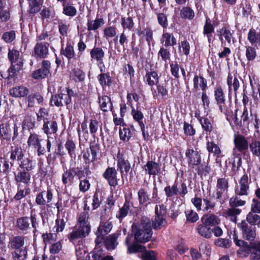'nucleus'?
Instances as JSON below:
<instances>
[{"label":"nucleus","mask_w":260,"mask_h":260,"mask_svg":"<svg viewBox=\"0 0 260 260\" xmlns=\"http://www.w3.org/2000/svg\"><path fill=\"white\" fill-rule=\"evenodd\" d=\"M132 228L135 239L138 242L145 243L152 237L151 223L146 216L142 217L140 222L134 223Z\"/></svg>","instance_id":"1"},{"label":"nucleus","mask_w":260,"mask_h":260,"mask_svg":"<svg viewBox=\"0 0 260 260\" xmlns=\"http://www.w3.org/2000/svg\"><path fill=\"white\" fill-rule=\"evenodd\" d=\"M25 238L23 236L18 235L12 237L8 242V247L13 250V260H25L27 257L28 250L25 245Z\"/></svg>","instance_id":"2"},{"label":"nucleus","mask_w":260,"mask_h":260,"mask_svg":"<svg viewBox=\"0 0 260 260\" xmlns=\"http://www.w3.org/2000/svg\"><path fill=\"white\" fill-rule=\"evenodd\" d=\"M234 147L232 155L235 157H239L238 165H240L241 154H245L248 151L249 144L246 138L241 135L235 136L234 139Z\"/></svg>","instance_id":"3"},{"label":"nucleus","mask_w":260,"mask_h":260,"mask_svg":"<svg viewBox=\"0 0 260 260\" xmlns=\"http://www.w3.org/2000/svg\"><path fill=\"white\" fill-rule=\"evenodd\" d=\"M73 91L67 89L64 93H60L52 95L50 103L51 106L62 107L66 105L67 107L71 103V96L73 95Z\"/></svg>","instance_id":"4"},{"label":"nucleus","mask_w":260,"mask_h":260,"mask_svg":"<svg viewBox=\"0 0 260 260\" xmlns=\"http://www.w3.org/2000/svg\"><path fill=\"white\" fill-rule=\"evenodd\" d=\"M202 153L197 147H188L185 151V156L189 167L194 168L195 166H199L201 164Z\"/></svg>","instance_id":"5"},{"label":"nucleus","mask_w":260,"mask_h":260,"mask_svg":"<svg viewBox=\"0 0 260 260\" xmlns=\"http://www.w3.org/2000/svg\"><path fill=\"white\" fill-rule=\"evenodd\" d=\"M155 217L152 221L151 228L155 230L160 229L166 223L165 216L167 213L166 207L164 205H156L155 208Z\"/></svg>","instance_id":"6"},{"label":"nucleus","mask_w":260,"mask_h":260,"mask_svg":"<svg viewBox=\"0 0 260 260\" xmlns=\"http://www.w3.org/2000/svg\"><path fill=\"white\" fill-rule=\"evenodd\" d=\"M112 227V223L109 220L101 221L96 232V238L95 239V243L96 247L103 243L104 236L110 232Z\"/></svg>","instance_id":"7"},{"label":"nucleus","mask_w":260,"mask_h":260,"mask_svg":"<svg viewBox=\"0 0 260 260\" xmlns=\"http://www.w3.org/2000/svg\"><path fill=\"white\" fill-rule=\"evenodd\" d=\"M164 191L167 198L169 199H171L174 196H178V194L184 197L188 192L187 188L185 183L182 182L179 188L176 182L172 186L168 185L165 187Z\"/></svg>","instance_id":"8"},{"label":"nucleus","mask_w":260,"mask_h":260,"mask_svg":"<svg viewBox=\"0 0 260 260\" xmlns=\"http://www.w3.org/2000/svg\"><path fill=\"white\" fill-rule=\"evenodd\" d=\"M53 199V193L50 189L46 190H44L36 195L35 203L38 206H49L50 203Z\"/></svg>","instance_id":"9"},{"label":"nucleus","mask_w":260,"mask_h":260,"mask_svg":"<svg viewBox=\"0 0 260 260\" xmlns=\"http://www.w3.org/2000/svg\"><path fill=\"white\" fill-rule=\"evenodd\" d=\"M239 227L242 231L243 237L244 239L253 241L256 237V229L253 227L248 224L245 220H243L239 224Z\"/></svg>","instance_id":"10"},{"label":"nucleus","mask_w":260,"mask_h":260,"mask_svg":"<svg viewBox=\"0 0 260 260\" xmlns=\"http://www.w3.org/2000/svg\"><path fill=\"white\" fill-rule=\"evenodd\" d=\"M250 180L247 175H244L239 181V184L236 186L235 194L237 196H244L248 194Z\"/></svg>","instance_id":"11"},{"label":"nucleus","mask_w":260,"mask_h":260,"mask_svg":"<svg viewBox=\"0 0 260 260\" xmlns=\"http://www.w3.org/2000/svg\"><path fill=\"white\" fill-rule=\"evenodd\" d=\"M244 251L249 255L251 260H259L260 259V242H254L250 245H246Z\"/></svg>","instance_id":"12"},{"label":"nucleus","mask_w":260,"mask_h":260,"mask_svg":"<svg viewBox=\"0 0 260 260\" xmlns=\"http://www.w3.org/2000/svg\"><path fill=\"white\" fill-rule=\"evenodd\" d=\"M238 110V109L236 110L235 112L234 122L235 124L240 127H248L249 126V124L250 123V121H251V114L249 115L247 108L244 107L243 111L241 116V118L240 120H239L237 117Z\"/></svg>","instance_id":"13"},{"label":"nucleus","mask_w":260,"mask_h":260,"mask_svg":"<svg viewBox=\"0 0 260 260\" xmlns=\"http://www.w3.org/2000/svg\"><path fill=\"white\" fill-rule=\"evenodd\" d=\"M50 62L48 60H43L41 68L32 73V78L35 79L45 78L50 73Z\"/></svg>","instance_id":"14"},{"label":"nucleus","mask_w":260,"mask_h":260,"mask_svg":"<svg viewBox=\"0 0 260 260\" xmlns=\"http://www.w3.org/2000/svg\"><path fill=\"white\" fill-rule=\"evenodd\" d=\"M145 174L149 176H156L161 171V166L159 164L153 161L148 160L142 167Z\"/></svg>","instance_id":"15"},{"label":"nucleus","mask_w":260,"mask_h":260,"mask_svg":"<svg viewBox=\"0 0 260 260\" xmlns=\"http://www.w3.org/2000/svg\"><path fill=\"white\" fill-rule=\"evenodd\" d=\"M49 44L48 43L37 42L34 48L35 56L37 58H46L49 54Z\"/></svg>","instance_id":"16"},{"label":"nucleus","mask_w":260,"mask_h":260,"mask_svg":"<svg viewBox=\"0 0 260 260\" xmlns=\"http://www.w3.org/2000/svg\"><path fill=\"white\" fill-rule=\"evenodd\" d=\"M159 77L158 73L155 71L147 72L144 77V81L151 87V90L153 92L154 97L157 96L156 91H153L154 90L153 86L156 85L159 82Z\"/></svg>","instance_id":"17"},{"label":"nucleus","mask_w":260,"mask_h":260,"mask_svg":"<svg viewBox=\"0 0 260 260\" xmlns=\"http://www.w3.org/2000/svg\"><path fill=\"white\" fill-rule=\"evenodd\" d=\"M216 32L222 45H225L226 42L228 45H230L232 42H234L233 33L226 27L223 26L221 28L217 30Z\"/></svg>","instance_id":"18"},{"label":"nucleus","mask_w":260,"mask_h":260,"mask_svg":"<svg viewBox=\"0 0 260 260\" xmlns=\"http://www.w3.org/2000/svg\"><path fill=\"white\" fill-rule=\"evenodd\" d=\"M117 169L120 171L121 178H123L124 172L127 173L131 169V164L127 159H126L122 154L119 152L117 154Z\"/></svg>","instance_id":"19"},{"label":"nucleus","mask_w":260,"mask_h":260,"mask_svg":"<svg viewBox=\"0 0 260 260\" xmlns=\"http://www.w3.org/2000/svg\"><path fill=\"white\" fill-rule=\"evenodd\" d=\"M229 188L228 180L225 178H220L217 180L216 199H220L224 193L228 191Z\"/></svg>","instance_id":"20"},{"label":"nucleus","mask_w":260,"mask_h":260,"mask_svg":"<svg viewBox=\"0 0 260 260\" xmlns=\"http://www.w3.org/2000/svg\"><path fill=\"white\" fill-rule=\"evenodd\" d=\"M117 174V171L115 168L108 167L103 173V176L108 181L109 185L116 186L118 185Z\"/></svg>","instance_id":"21"},{"label":"nucleus","mask_w":260,"mask_h":260,"mask_svg":"<svg viewBox=\"0 0 260 260\" xmlns=\"http://www.w3.org/2000/svg\"><path fill=\"white\" fill-rule=\"evenodd\" d=\"M214 95L219 110L221 112H224L225 111L224 105L225 103V96L223 90L220 86L215 88Z\"/></svg>","instance_id":"22"},{"label":"nucleus","mask_w":260,"mask_h":260,"mask_svg":"<svg viewBox=\"0 0 260 260\" xmlns=\"http://www.w3.org/2000/svg\"><path fill=\"white\" fill-rule=\"evenodd\" d=\"M17 172H14L15 180L17 183H22L28 185L30 181L31 173L30 171L18 170Z\"/></svg>","instance_id":"23"},{"label":"nucleus","mask_w":260,"mask_h":260,"mask_svg":"<svg viewBox=\"0 0 260 260\" xmlns=\"http://www.w3.org/2000/svg\"><path fill=\"white\" fill-rule=\"evenodd\" d=\"M42 129L44 133L48 135L55 134L58 129V124L55 120L53 119L46 120L43 123Z\"/></svg>","instance_id":"24"},{"label":"nucleus","mask_w":260,"mask_h":260,"mask_svg":"<svg viewBox=\"0 0 260 260\" xmlns=\"http://www.w3.org/2000/svg\"><path fill=\"white\" fill-rule=\"evenodd\" d=\"M18 164V167L17 169L23 171L31 172L35 167V164L32 158L26 155Z\"/></svg>","instance_id":"25"},{"label":"nucleus","mask_w":260,"mask_h":260,"mask_svg":"<svg viewBox=\"0 0 260 260\" xmlns=\"http://www.w3.org/2000/svg\"><path fill=\"white\" fill-rule=\"evenodd\" d=\"M29 93L28 88L22 85L14 87L10 90V94L16 98L25 97L28 95Z\"/></svg>","instance_id":"26"},{"label":"nucleus","mask_w":260,"mask_h":260,"mask_svg":"<svg viewBox=\"0 0 260 260\" xmlns=\"http://www.w3.org/2000/svg\"><path fill=\"white\" fill-rule=\"evenodd\" d=\"M16 226L23 232H27L30 230V223L29 217L23 216L19 217L16 221Z\"/></svg>","instance_id":"27"},{"label":"nucleus","mask_w":260,"mask_h":260,"mask_svg":"<svg viewBox=\"0 0 260 260\" xmlns=\"http://www.w3.org/2000/svg\"><path fill=\"white\" fill-rule=\"evenodd\" d=\"M69 200L62 201L61 198H59L57 202L55 204L57 208V217L58 218L65 217L68 213L66 208L68 207Z\"/></svg>","instance_id":"28"},{"label":"nucleus","mask_w":260,"mask_h":260,"mask_svg":"<svg viewBox=\"0 0 260 260\" xmlns=\"http://www.w3.org/2000/svg\"><path fill=\"white\" fill-rule=\"evenodd\" d=\"M25 156V151L23 150L21 148L15 147L14 148L12 149L10 152V159L12 161L10 162L11 166H13L14 161L15 160H17L18 163Z\"/></svg>","instance_id":"29"},{"label":"nucleus","mask_w":260,"mask_h":260,"mask_svg":"<svg viewBox=\"0 0 260 260\" xmlns=\"http://www.w3.org/2000/svg\"><path fill=\"white\" fill-rule=\"evenodd\" d=\"M119 235V233H116L106 237L105 239L104 238L103 242H104L108 250H113L116 247L118 244L117 240Z\"/></svg>","instance_id":"30"},{"label":"nucleus","mask_w":260,"mask_h":260,"mask_svg":"<svg viewBox=\"0 0 260 260\" xmlns=\"http://www.w3.org/2000/svg\"><path fill=\"white\" fill-rule=\"evenodd\" d=\"M99 103L101 110L103 112H108L110 111L113 112V105L111 100L107 95L99 96Z\"/></svg>","instance_id":"31"},{"label":"nucleus","mask_w":260,"mask_h":260,"mask_svg":"<svg viewBox=\"0 0 260 260\" xmlns=\"http://www.w3.org/2000/svg\"><path fill=\"white\" fill-rule=\"evenodd\" d=\"M91 59L94 60L100 64H103V59L105 56V52L100 47H94L90 52Z\"/></svg>","instance_id":"32"},{"label":"nucleus","mask_w":260,"mask_h":260,"mask_svg":"<svg viewBox=\"0 0 260 260\" xmlns=\"http://www.w3.org/2000/svg\"><path fill=\"white\" fill-rule=\"evenodd\" d=\"M227 84L229 88V92L230 93L233 89L235 94L236 95L237 90L240 87V81L237 77L234 76L233 77L231 74L229 73L227 78Z\"/></svg>","instance_id":"33"},{"label":"nucleus","mask_w":260,"mask_h":260,"mask_svg":"<svg viewBox=\"0 0 260 260\" xmlns=\"http://www.w3.org/2000/svg\"><path fill=\"white\" fill-rule=\"evenodd\" d=\"M89 214L87 211L81 212L78 218V227L83 229L85 228L88 229V232H90V225L88 221Z\"/></svg>","instance_id":"34"},{"label":"nucleus","mask_w":260,"mask_h":260,"mask_svg":"<svg viewBox=\"0 0 260 260\" xmlns=\"http://www.w3.org/2000/svg\"><path fill=\"white\" fill-rule=\"evenodd\" d=\"M11 132V125L9 122H5L0 124V138L1 140H10Z\"/></svg>","instance_id":"35"},{"label":"nucleus","mask_w":260,"mask_h":260,"mask_svg":"<svg viewBox=\"0 0 260 260\" xmlns=\"http://www.w3.org/2000/svg\"><path fill=\"white\" fill-rule=\"evenodd\" d=\"M75 168H70L64 171L62 175V182L64 185H71L75 178Z\"/></svg>","instance_id":"36"},{"label":"nucleus","mask_w":260,"mask_h":260,"mask_svg":"<svg viewBox=\"0 0 260 260\" xmlns=\"http://www.w3.org/2000/svg\"><path fill=\"white\" fill-rule=\"evenodd\" d=\"M61 55L66 57L68 60H71L75 56V53L74 47L71 44H67L66 47H64L62 44L60 51Z\"/></svg>","instance_id":"37"},{"label":"nucleus","mask_w":260,"mask_h":260,"mask_svg":"<svg viewBox=\"0 0 260 260\" xmlns=\"http://www.w3.org/2000/svg\"><path fill=\"white\" fill-rule=\"evenodd\" d=\"M247 39L254 47L260 46V31L250 29L247 34Z\"/></svg>","instance_id":"38"},{"label":"nucleus","mask_w":260,"mask_h":260,"mask_svg":"<svg viewBox=\"0 0 260 260\" xmlns=\"http://www.w3.org/2000/svg\"><path fill=\"white\" fill-rule=\"evenodd\" d=\"M88 229L85 228L84 229L78 227L77 230H74L69 235V238L72 242L80 238L85 237L88 235L90 232H88Z\"/></svg>","instance_id":"39"},{"label":"nucleus","mask_w":260,"mask_h":260,"mask_svg":"<svg viewBox=\"0 0 260 260\" xmlns=\"http://www.w3.org/2000/svg\"><path fill=\"white\" fill-rule=\"evenodd\" d=\"M23 65V62L22 60H19L18 63H12L11 66L8 70V76L7 77H4L2 75L1 76L4 78H12L17 75V73L22 69Z\"/></svg>","instance_id":"40"},{"label":"nucleus","mask_w":260,"mask_h":260,"mask_svg":"<svg viewBox=\"0 0 260 260\" xmlns=\"http://www.w3.org/2000/svg\"><path fill=\"white\" fill-rule=\"evenodd\" d=\"M160 41L166 47L173 46L177 44V41L174 36L170 33L165 32H164Z\"/></svg>","instance_id":"41"},{"label":"nucleus","mask_w":260,"mask_h":260,"mask_svg":"<svg viewBox=\"0 0 260 260\" xmlns=\"http://www.w3.org/2000/svg\"><path fill=\"white\" fill-rule=\"evenodd\" d=\"M103 18H96L95 20L88 19L87 23L88 31H95L104 24Z\"/></svg>","instance_id":"42"},{"label":"nucleus","mask_w":260,"mask_h":260,"mask_svg":"<svg viewBox=\"0 0 260 260\" xmlns=\"http://www.w3.org/2000/svg\"><path fill=\"white\" fill-rule=\"evenodd\" d=\"M256 213H257L251 211L247 214L246 219L248 224L251 226L257 225L258 228H260V216Z\"/></svg>","instance_id":"43"},{"label":"nucleus","mask_w":260,"mask_h":260,"mask_svg":"<svg viewBox=\"0 0 260 260\" xmlns=\"http://www.w3.org/2000/svg\"><path fill=\"white\" fill-rule=\"evenodd\" d=\"M35 100H37L39 104H41L44 101L43 97L39 92L31 93L27 98V107H33L35 105Z\"/></svg>","instance_id":"44"},{"label":"nucleus","mask_w":260,"mask_h":260,"mask_svg":"<svg viewBox=\"0 0 260 260\" xmlns=\"http://www.w3.org/2000/svg\"><path fill=\"white\" fill-rule=\"evenodd\" d=\"M207 224L203 223L199 224L197 228L198 233L204 238L209 239L211 238L212 234H211V229L208 226Z\"/></svg>","instance_id":"45"},{"label":"nucleus","mask_w":260,"mask_h":260,"mask_svg":"<svg viewBox=\"0 0 260 260\" xmlns=\"http://www.w3.org/2000/svg\"><path fill=\"white\" fill-rule=\"evenodd\" d=\"M129 210V203L126 200L123 206L119 208L116 213V217L119 220L120 222H121L122 219L127 215Z\"/></svg>","instance_id":"46"},{"label":"nucleus","mask_w":260,"mask_h":260,"mask_svg":"<svg viewBox=\"0 0 260 260\" xmlns=\"http://www.w3.org/2000/svg\"><path fill=\"white\" fill-rule=\"evenodd\" d=\"M89 128L90 133L92 135L93 137H94L99 129L102 131V124L96 119H91L89 121Z\"/></svg>","instance_id":"47"},{"label":"nucleus","mask_w":260,"mask_h":260,"mask_svg":"<svg viewBox=\"0 0 260 260\" xmlns=\"http://www.w3.org/2000/svg\"><path fill=\"white\" fill-rule=\"evenodd\" d=\"M201 220L203 223L211 226H215L220 223V219L214 214H210L204 216L201 218Z\"/></svg>","instance_id":"48"},{"label":"nucleus","mask_w":260,"mask_h":260,"mask_svg":"<svg viewBox=\"0 0 260 260\" xmlns=\"http://www.w3.org/2000/svg\"><path fill=\"white\" fill-rule=\"evenodd\" d=\"M100 85L104 86H110L112 83V79L109 73H101L97 77Z\"/></svg>","instance_id":"49"},{"label":"nucleus","mask_w":260,"mask_h":260,"mask_svg":"<svg viewBox=\"0 0 260 260\" xmlns=\"http://www.w3.org/2000/svg\"><path fill=\"white\" fill-rule=\"evenodd\" d=\"M17 187V192L14 197V200L20 201L29 193L30 189L27 186H25L22 188L20 184H18Z\"/></svg>","instance_id":"50"},{"label":"nucleus","mask_w":260,"mask_h":260,"mask_svg":"<svg viewBox=\"0 0 260 260\" xmlns=\"http://www.w3.org/2000/svg\"><path fill=\"white\" fill-rule=\"evenodd\" d=\"M249 147L252 154L260 158V141L257 140H253L249 143Z\"/></svg>","instance_id":"51"},{"label":"nucleus","mask_w":260,"mask_h":260,"mask_svg":"<svg viewBox=\"0 0 260 260\" xmlns=\"http://www.w3.org/2000/svg\"><path fill=\"white\" fill-rule=\"evenodd\" d=\"M195 14L193 10L189 7H184L180 11V16L185 19L192 20Z\"/></svg>","instance_id":"52"},{"label":"nucleus","mask_w":260,"mask_h":260,"mask_svg":"<svg viewBox=\"0 0 260 260\" xmlns=\"http://www.w3.org/2000/svg\"><path fill=\"white\" fill-rule=\"evenodd\" d=\"M133 132L131 131L129 127H123L119 129V136L121 140L127 142L133 136Z\"/></svg>","instance_id":"53"},{"label":"nucleus","mask_w":260,"mask_h":260,"mask_svg":"<svg viewBox=\"0 0 260 260\" xmlns=\"http://www.w3.org/2000/svg\"><path fill=\"white\" fill-rule=\"evenodd\" d=\"M43 140L40 138V136L36 133H31L27 140V145L29 147L35 148V147L40 143L42 142Z\"/></svg>","instance_id":"54"},{"label":"nucleus","mask_w":260,"mask_h":260,"mask_svg":"<svg viewBox=\"0 0 260 260\" xmlns=\"http://www.w3.org/2000/svg\"><path fill=\"white\" fill-rule=\"evenodd\" d=\"M63 11L62 13L68 16L74 17L77 14V10L74 6L69 4L65 3L62 5Z\"/></svg>","instance_id":"55"},{"label":"nucleus","mask_w":260,"mask_h":260,"mask_svg":"<svg viewBox=\"0 0 260 260\" xmlns=\"http://www.w3.org/2000/svg\"><path fill=\"white\" fill-rule=\"evenodd\" d=\"M198 119L204 131L209 132L212 131L213 129V125L210 120L208 118L205 117H200L198 118Z\"/></svg>","instance_id":"56"},{"label":"nucleus","mask_w":260,"mask_h":260,"mask_svg":"<svg viewBox=\"0 0 260 260\" xmlns=\"http://www.w3.org/2000/svg\"><path fill=\"white\" fill-rule=\"evenodd\" d=\"M214 244L216 246L227 249L231 246L232 241L229 239L219 238L214 241Z\"/></svg>","instance_id":"57"},{"label":"nucleus","mask_w":260,"mask_h":260,"mask_svg":"<svg viewBox=\"0 0 260 260\" xmlns=\"http://www.w3.org/2000/svg\"><path fill=\"white\" fill-rule=\"evenodd\" d=\"M157 55L158 59L160 57L161 59L166 62L171 58V53L170 51L164 47H160L159 51L158 52Z\"/></svg>","instance_id":"58"},{"label":"nucleus","mask_w":260,"mask_h":260,"mask_svg":"<svg viewBox=\"0 0 260 260\" xmlns=\"http://www.w3.org/2000/svg\"><path fill=\"white\" fill-rule=\"evenodd\" d=\"M185 216L187 221L193 223L199 219L198 214L192 209H187L185 211Z\"/></svg>","instance_id":"59"},{"label":"nucleus","mask_w":260,"mask_h":260,"mask_svg":"<svg viewBox=\"0 0 260 260\" xmlns=\"http://www.w3.org/2000/svg\"><path fill=\"white\" fill-rule=\"evenodd\" d=\"M64 147L67 150L68 154L71 157H72L74 155H75V150L76 147L75 143L73 140L70 139L67 140L64 144Z\"/></svg>","instance_id":"60"},{"label":"nucleus","mask_w":260,"mask_h":260,"mask_svg":"<svg viewBox=\"0 0 260 260\" xmlns=\"http://www.w3.org/2000/svg\"><path fill=\"white\" fill-rule=\"evenodd\" d=\"M238 196L235 194V196L230 199L229 203L231 207H237L245 204V201L240 199Z\"/></svg>","instance_id":"61"},{"label":"nucleus","mask_w":260,"mask_h":260,"mask_svg":"<svg viewBox=\"0 0 260 260\" xmlns=\"http://www.w3.org/2000/svg\"><path fill=\"white\" fill-rule=\"evenodd\" d=\"M8 56L11 63H18L19 60H22L21 58H19V52L15 49L9 50Z\"/></svg>","instance_id":"62"},{"label":"nucleus","mask_w":260,"mask_h":260,"mask_svg":"<svg viewBox=\"0 0 260 260\" xmlns=\"http://www.w3.org/2000/svg\"><path fill=\"white\" fill-rule=\"evenodd\" d=\"M15 38L16 32L14 30H10L5 32L2 36V39L7 43H12Z\"/></svg>","instance_id":"63"},{"label":"nucleus","mask_w":260,"mask_h":260,"mask_svg":"<svg viewBox=\"0 0 260 260\" xmlns=\"http://www.w3.org/2000/svg\"><path fill=\"white\" fill-rule=\"evenodd\" d=\"M206 147L208 151L210 153H213L215 155L219 154L221 153L219 147L214 142H208Z\"/></svg>","instance_id":"64"}]
</instances>
